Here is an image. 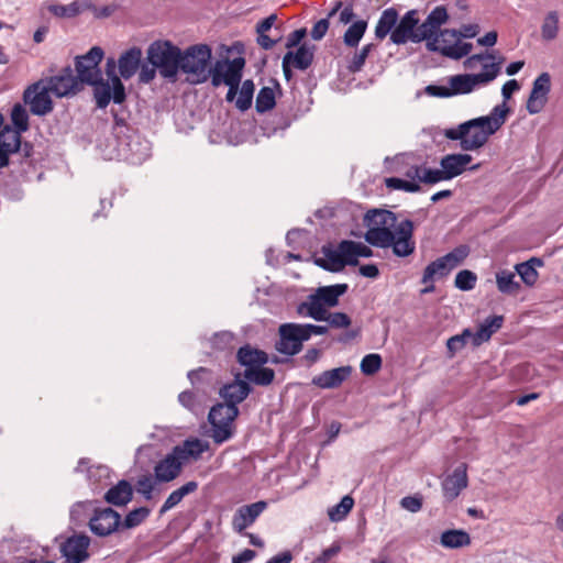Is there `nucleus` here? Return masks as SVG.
<instances>
[{"instance_id": "nucleus-28", "label": "nucleus", "mask_w": 563, "mask_h": 563, "mask_svg": "<svg viewBox=\"0 0 563 563\" xmlns=\"http://www.w3.org/2000/svg\"><path fill=\"white\" fill-rule=\"evenodd\" d=\"M472 156L465 153L448 154L440 161V166L444 168L448 179H452L466 170L467 165L472 162Z\"/></svg>"}, {"instance_id": "nucleus-49", "label": "nucleus", "mask_w": 563, "mask_h": 563, "mask_svg": "<svg viewBox=\"0 0 563 563\" xmlns=\"http://www.w3.org/2000/svg\"><path fill=\"white\" fill-rule=\"evenodd\" d=\"M150 516V509L140 507L130 511L120 526L124 529H132L140 526Z\"/></svg>"}, {"instance_id": "nucleus-8", "label": "nucleus", "mask_w": 563, "mask_h": 563, "mask_svg": "<svg viewBox=\"0 0 563 563\" xmlns=\"http://www.w3.org/2000/svg\"><path fill=\"white\" fill-rule=\"evenodd\" d=\"M106 73L110 81H103L101 78L97 79L95 86V99L98 108H106L111 100L114 103H122L125 99V88L121 82L120 77L115 75V59L108 58L106 63Z\"/></svg>"}, {"instance_id": "nucleus-19", "label": "nucleus", "mask_w": 563, "mask_h": 563, "mask_svg": "<svg viewBox=\"0 0 563 563\" xmlns=\"http://www.w3.org/2000/svg\"><path fill=\"white\" fill-rule=\"evenodd\" d=\"M89 537L85 534H75L69 537L60 547L66 563H82L89 558L88 548Z\"/></svg>"}, {"instance_id": "nucleus-25", "label": "nucleus", "mask_w": 563, "mask_h": 563, "mask_svg": "<svg viewBox=\"0 0 563 563\" xmlns=\"http://www.w3.org/2000/svg\"><path fill=\"white\" fill-rule=\"evenodd\" d=\"M251 393V387L247 382L236 378L230 384L220 388V396L228 406H235L242 402Z\"/></svg>"}, {"instance_id": "nucleus-59", "label": "nucleus", "mask_w": 563, "mask_h": 563, "mask_svg": "<svg viewBox=\"0 0 563 563\" xmlns=\"http://www.w3.org/2000/svg\"><path fill=\"white\" fill-rule=\"evenodd\" d=\"M139 69V80L142 84H150L152 80H154L156 73L158 71L157 67L153 64H150L148 62L144 64L141 63Z\"/></svg>"}, {"instance_id": "nucleus-46", "label": "nucleus", "mask_w": 563, "mask_h": 563, "mask_svg": "<svg viewBox=\"0 0 563 563\" xmlns=\"http://www.w3.org/2000/svg\"><path fill=\"white\" fill-rule=\"evenodd\" d=\"M353 506L354 499L346 495L341 499L339 504L328 509V516L331 521H341L352 510Z\"/></svg>"}, {"instance_id": "nucleus-34", "label": "nucleus", "mask_w": 563, "mask_h": 563, "mask_svg": "<svg viewBox=\"0 0 563 563\" xmlns=\"http://www.w3.org/2000/svg\"><path fill=\"white\" fill-rule=\"evenodd\" d=\"M238 361L246 368L258 367L267 362V355L261 350L245 345L239 350Z\"/></svg>"}, {"instance_id": "nucleus-6", "label": "nucleus", "mask_w": 563, "mask_h": 563, "mask_svg": "<svg viewBox=\"0 0 563 563\" xmlns=\"http://www.w3.org/2000/svg\"><path fill=\"white\" fill-rule=\"evenodd\" d=\"M180 48L169 41H155L146 51V60L157 67L159 75L175 82L179 73Z\"/></svg>"}, {"instance_id": "nucleus-36", "label": "nucleus", "mask_w": 563, "mask_h": 563, "mask_svg": "<svg viewBox=\"0 0 563 563\" xmlns=\"http://www.w3.org/2000/svg\"><path fill=\"white\" fill-rule=\"evenodd\" d=\"M198 488V483L195 481L187 482L181 487L177 488L176 490L172 492L169 496L166 498L165 503L161 507L159 514L163 515L167 512L168 510L176 507L184 497L187 495L196 492Z\"/></svg>"}, {"instance_id": "nucleus-52", "label": "nucleus", "mask_w": 563, "mask_h": 563, "mask_svg": "<svg viewBox=\"0 0 563 563\" xmlns=\"http://www.w3.org/2000/svg\"><path fill=\"white\" fill-rule=\"evenodd\" d=\"M382 366V357L378 354L372 353L363 357L361 362V371L365 375H373L379 371Z\"/></svg>"}, {"instance_id": "nucleus-4", "label": "nucleus", "mask_w": 563, "mask_h": 563, "mask_svg": "<svg viewBox=\"0 0 563 563\" xmlns=\"http://www.w3.org/2000/svg\"><path fill=\"white\" fill-rule=\"evenodd\" d=\"M11 121L14 128L4 124L0 113V169L9 165V156L21 146V133L29 129L27 112L20 103L12 108Z\"/></svg>"}, {"instance_id": "nucleus-51", "label": "nucleus", "mask_w": 563, "mask_h": 563, "mask_svg": "<svg viewBox=\"0 0 563 563\" xmlns=\"http://www.w3.org/2000/svg\"><path fill=\"white\" fill-rule=\"evenodd\" d=\"M386 186L390 189L404 190L407 192H417L420 190V185L417 181L391 177L386 179Z\"/></svg>"}, {"instance_id": "nucleus-15", "label": "nucleus", "mask_w": 563, "mask_h": 563, "mask_svg": "<svg viewBox=\"0 0 563 563\" xmlns=\"http://www.w3.org/2000/svg\"><path fill=\"white\" fill-rule=\"evenodd\" d=\"M120 523V515L111 508L93 509V515L89 519L91 532L99 537L113 533L121 527Z\"/></svg>"}, {"instance_id": "nucleus-45", "label": "nucleus", "mask_w": 563, "mask_h": 563, "mask_svg": "<svg viewBox=\"0 0 563 563\" xmlns=\"http://www.w3.org/2000/svg\"><path fill=\"white\" fill-rule=\"evenodd\" d=\"M515 274L508 271H501L496 275L498 290L504 294H517L520 285L515 280Z\"/></svg>"}, {"instance_id": "nucleus-57", "label": "nucleus", "mask_w": 563, "mask_h": 563, "mask_svg": "<svg viewBox=\"0 0 563 563\" xmlns=\"http://www.w3.org/2000/svg\"><path fill=\"white\" fill-rule=\"evenodd\" d=\"M468 255V250L466 246H460L454 249L452 252L444 255L445 260L449 262L450 266L455 268L460 263H462L466 256Z\"/></svg>"}, {"instance_id": "nucleus-12", "label": "nucleus", "mask_w": 563, "mask_h": 563, "mask_svg": "<svg viewBox=\"0 0 563 563\" xmlns=\"http://www.w3.org/2000/svg\"><path fill=\"white\" fill-rule=\"evenodd\" d=\"M103 51L99 46H93L90 51L76 58V70L78 74V81L80 85L96 84L97 79L100 78V70L98 68L99 63L102 60Z\"/></svg>"}, {"instance_id": "nucleus-3", "label": "nucleus", "mask_w": 563, "mask_h": 563, "mask_svg": "<svg viewBox=\"0 0 563 563\" xmlns=\"http://www.w3.org/2000/svg\"><path fill=\"white\" fill-rule=\"evenodd\" d=\"M504 58L496 60L494 54H475L464 60L466 69H475L481 64L483 70L478 74H462L449 78L450 88L428 86V93L437 97L465 95L492 82L500 73Z\"/></svg>"}, {"instance_id": "nucleus-35", "label": "nucleus", "mask_w": 563, "mask_h": 563, "mask_svg": "<svg viewBox=\"0 0 563 563\" xmlns=\"http://www.w3.org/2000/svg\"><path fill=\"white\" fill-rule=\"evenodd\" d=\"M347 290L346 284H336L332 286L319 287L314 294L322 301L328 309L335 307L339 302V297Z\"/></svg>"}, {"instance_id": "nucleus-64", "label": "nucleus", "mask_w": 563, "mask_h": 563, "mask_svg": "<svg viewBox=\"0 0 563 563\" xmlns=\"http://www.w3.org/2000/svg\"><path fill=\"white\" fill-rule=\"evenodd\" d=\"M341 551L339 543H333L330 548L323 550L321 554L314 559L313 563H327Z\"/></svg>"}, {"instance_id": "nucleus-63", "label": "nucleus", "mask_w": 563, "mask_h": 563, "mask_svg": "<svg viewBox=\"0 0 563 563\" xmlns=\"http://www.w3.org/2000/svg\"><path fill=\"white\" fill-rule=\"evenodd\" d=\"M329 29V20L328 19H321L319 20L313 27L311 29V37L314 41H320L325 35L327 31Z\"/></svg>"}, {"instance_id": "nucleus-38", "label": "nucleus", "mask_w": 563, "mask_h": 563, "mask_svg": "<svg viewBox=\"0 0 563 563\" xmlns=\"http://www.w3.org/2000/svg\"><path fill=\"white\" fill-rule=\"evenodd\" d=\"M441 544L449 549H460L471 544V537L464 530H448L441 534Z\"/></svg>"}, {"instance_id": "nucleus-11", "label": "nucleus", "mask_w": 563, "mask_h": 563, "mask_svg": "<svg viewBox=\"0 0 563 563\" xmlns=\"http://www.w3.org/2000/svg\"><path fill=\"white\" fill-rule=\"evenodd\" d=\"M244 65L245 60L242 57H236L232 60H217L214 65L209 68V77H211L212 86L218 87L222 84H240Z\"/></svg>"}, {"instance_id": "nucleus-29", "label": "nucleus", "mask_w": 563, "mask_h": 563, "mask_svg": "<svg viewBox=\"0 0 563 563\" xmlns=\"http://www.w3.org/2000/svg\"><path fill=\"white\" fill-rule=\"evenodd\" d=\"M297 313L301 317H309L316 321H322L328 313V308L313 292L307 297L305 301L298 305Z\"/></svg>"}, {"instance_id": "nucleus-17", "label": "nucleus", "mask_w": 563, "mask_h": 563, "mask_svg": "<svg viewBox=\"0 0 563 563\" xmlns=\"http://www.w3.org/2000/svg\"><path fill=\"white\" fill-rule=\"evenodd\" d=\"M551 90V76L549 73L540 74L532 84V89L527 101V111L530 114L541 112L548 102Z\"/></svg>"}, {"instance_id": "nucleus-23", "label": "nucleus", "mask_w": 563, "mask_h": 563, "mask_svg": "<svg viewBox=\"0 0 563 563\" xmlns=\"http://www.w3.org/2000/svg\"><path fill=\"white\" fill-rule=\"evenodd\" d=\"M419 20L415 10L408 11L399 21L396 23L395 29L390 34V40L395 44H405L408 41L413 42V35L416 26Z\"/></svg>"}, {"instance_id": "nucleus-41", "label": "nucleus", "mask_w": 563, "mask_h": 563, "mask_svg": "<svg viewBox=\"0 0 563 563\" xmlns=\"http://www.w3.org/2000/svg\"><path fill=\"white\" fill-rule=\"evenodd\" d=\"M243 377L256 385L267 386L273 382L275 373L272 368L263 367L262 365L258 367L245 368Z\"/></svg>"}, {"instance_id": "nucleus-39", "label": "nucleus", "mask_w": 563, "mask_h": 563, "mask_svg": "<svg viewBox=\"0 0 563 563\" xmlns=\"http://www.w3.org/2000/svg\"><path fill=\"white\" fill-rule=\"evenodd\" d=\"M452 271L444 256L431 262L424 269L421 282L423 284L433 283L435 277L448 275Z\"/></svg>"}, {"instance_id": "nucleus-33", "label": "nucleus", "mask_w": 563, "mask_h": 563, "mask_svg": "<svg viewBox=\"0 0 563 563\" xmlns=\"http://www.w3.org/2000/svg\"><path fill=\"white\" fill-rule=\"evenodd\" d=\"M132 494V486L126 481H121L106 493L104 499L114 506H123L131 500Z\"/></svg>"}, {"instance_id": "nucleus-40", "label": "nucleus", "mask_w": 563, "mask_h": 563, "mask_svg": "<svg viewBox=\"0 0 563 563\" xmlns=\"http://www.w3.org/2000/svg\"><path fill=\"white\" fill-rule=\"evenodd\" d=\"M341 249L353 262L351 266L357 265L358 257H371L373 255V251L361 242L344 240L341 242Z\"/></svg>"}, {"instance_id": "nucleus-27", "label": "nucleus", "mask_w": 563, "mask_h": 563, "mask_svg": "<svg viewBox=\"0 0 563 563\" xmlns=\"http://www.w3.org/2000/svg\"><path fill=\"white\" fill-rule=\"evenodd\" d=\"M183 466L177 457L170 452L161 460L154 467L155 477L158 482L168 483L174 481L181 473Z\"/></svg>"}, {"instance_id": "nucleus-58", "label": "nucleus", "mask_w": 563, "mask_h": 563, "mask_svg": "<svg viewBox=\"0 0 563 563\" xmlns=\"http://www.w3.org/2000/svg\"><path fill=\"white\" fill-rule=\"evenodd\" d=\"M443 172H444V168H442V167L440 169H432V168L424 167L423 174H422V183L437 184L442 180H449L448 177H444L445 173H443Z\"/></svg>"}, {"instance_id": "nucleus-13", "label": "nucleus", "mask_w": 563, "mask_h": 563, "mask_svg": "<svg viewBox=\"0 0 563 563\" xmlns=\"http://www.w3.org/2000/svg\"><path fill=\"white\" fill-rule=\"evenodd\" d=\"M51 95V90L41 79L24 91L23 99L33 114L45 115L53 110Z\"/></svg>"}, {"instance_id": "nucleus-16", "label": "nucleus", "mask_w": 563, "mask_h": 563, "mask_svg": "<svg viewBox=\"0 0 563 563\" xmlns=\"http://www.w3.org/2000/svg\"><path fill=\"white\" fill-rule=\"evenodd\" d=\"M43 80L52 95L57 98L75 95L81 89V85L70 67H65L58 75Z\"/></svg>"}, {"instance_id": "nucleus-61", "label": "nucleus", "mask_w": 563, "mask_h": 563, "mask_svg": "<svg viewBox=\"0 0 563 563\" xmlns=\"http://www.w3.org/2000/svg\"><path fill=\"white\" fill-rule=\"evenodd\" d=\"M110 475V471L104 465L92 466L88 468L89 479L99 483L102 479H107Z\"/></svg>"}, {"instance_id": "nucleus-30", "label": "nucleus", "mask_w": 563, "mask_h": 563, "mask_svg": "<svg viewBox=\"0 0 563 563\" xmlns=\"http://www.w3.org/2000/svg\"><path fill=\"white\" fill-rule=\"evenodd\" d=\"M503 316H493L486 318L484 322L479 324L477 331L472 333L473 345L478 346L482 343L487 342L492 335L503 327Z\"/></svg>"}, {"instance_id": "nucleus-21", "label": "nucleus", "mask_w": 563, "mask_h": 563, "mask_svg": "<svg viewBox=\"0 0 563 563\" xmlns=\"http://www.w3.org/2000/svg\"><path fill=\"white\" fill-rule=\"evenodd\" d=\"M209 450V443L200 439H188L181 444L176 445L172 453L180 462L181 466L190 461H197L201 457L202 453Z\"/></svg>"}, {"instance_id": "nucleus-44", "label": "nucleus", "mask_w": 563, "mask_h": 563, "mask_svg": "<svg viewBox=\"0 0 563 563\" xmlns=\"http://www.w3.org/2000/svg\"><path fill=\"white\" fill-rule=\"evenodd\" d=\"M313 51L314 46H309L307 44L299 46L296 53H292V66L301 70L307 69L312 63Z\"/></svg>"}, {"instance_id": "nucleus-43", "label": "nucleus", "mask_w": 563, "mask_h": 563, "mask_svg": "<svg viewBox=\"0 0 563 563\" xmlns=\"http://www.w3.org/2000/svg\"><path fill=\"white\" fill-rule=\"evenodd\" d=\"M367 29V22L358 20L345 31L343 42L349 47H356Z\"/></svg>"}, {"instance_id": "nucleus-54", "label": "nucleus", "mask_w": 563, "mask_h": 563, "mask_svg": "<svg viewBox=\"0 0 563 563\" xmlns=\"http://www.w3.org/2000/svg\"><path fill=\"white\" fill-rule=\"evenodd\" d=\"M374 48L373 44H367L362 47V49L354 54L350 65L349 69L353 73L360 71L365 64V60L368 56V54Z\"/></svg>"}, {"instance_id": "nucleus-60", "label": "nucleus", "mask_w": 563, "mask_h": 563, "mask_svg": "<svg viewBox=\"0 0 563 563\" xmlns=\"http://www.w3.org/2000/svg\"><path fill=\"white\" fill-rule=\"evenodd\" d=\"M400 506L410 512H418L422 508V498L418 496H406L401 498Z\"/></svg>"}, {"instance_id": "nucleus-20", "label": "nucleus", "mask_w": 563, "mask_h": 563, "mask_svg": "<svg viewBox=\"0 0 563 563\" xmlns=\"http://www.w3.org/2000/svg\"><path fill=\"white\" fill-rule=\"evenodd\" d=\"M266 507L267 503L263 500L240 507L232 519L233 530L238 533H242L258 518Z\"/></svg>"}, {"instance_id": "nucleus-24", "label": "nucleus", "mask_w": 563, "mask_h": 563, "mask_svg": "<svg viewBox=\"0 0 563 563\" xmlns=\"http://www.w3.org/2000/svg\"><path fill=\"white\" fill-rule=\"evenodd\" d=\"M141 62L142 49L134 46L120 55L118 60H115V67H118L121 78L128 80L136 74L141 66Z\"/></svg>"}, {"instance_id": "nucleus-26", "label": "nucleus", "mask_w": 563, "mask_h": 563, "mask_svg": "<svg viewBox=\"0 0 563 563\" xmlns=\"http://www.w3.org/2000/svg\"><path fill=\"white\" fill-rule=\"evenodd\" d=\"M324 257L317 260V264L327 271L340 272L346 265L353 263L346 253L341 249V243L335 250L331 247H323L322 250Z\"/></svg>"}, {"instance_id": "nucleus-7", "label": "nucleus", "mask_w": 563, "mask_h": 563, "mask_svg": "<svg viewBox=\"0 0 563 563\" xmlns=\"http://www.w3.org/2000/svg\"><path fill=\"white\" fill-rule=\"evenodd\" d=\"M328 325L284 323L279 327V341L276 343L278 352L295 355L301 351L302 343L312 335L328 333Z\"/></svg>"}, {"instance_id": "nucleus-32", "label": "nucleus", "mask_w": 563, "mask_h": 563, "mask_svg": "<svg viewBox=\"0 0 563 563\" xmlns=\"http://www.w3.org/2000/svg\"><path fill=\"white\" fill-rule=\"evenodd\" d=\"M90 8V2L76 0L69 4H48L47 10L58 18H74Z\"/></svg>"}, {"instance_id": "nucleus-55", "label": "nucleus", "mask_w": 563, "mask_h": 563, "mask_svg": "<svg viewBox=\"0 0 563 563\" xmlns=\"http://www.w3.org/2000/svg\"><path fill=\"white\" fill-rule=\"evenodd\" d=\"M322 321H327L329 327L336 329L347 328L351 324L350 317L343 312H328Z\"/></svg>"}, {"instance_id": "nucleus-31", "label": "nucleus", "mask_w": 563, "mask_h": 563, "mask_svg": "<svg viewBox=\"0 0 563 563\" xmlns=\"http://www.w3.org/2000/svg\"><path fill=\"white\" fill-rule=\"evenodd\" d=\"M561 15L556 10L545 12L542 18L540 26L541 40L544 42H552L558 38L560 33Z\"/></svg>"}, {"instance_id": "nucleus-1", "label": "nucleus", "mask_w": 563, "mask_h": 563, "mask_svg": "<svg viewBox=\"0 0 563 563\" xmlns=\"http://www.w3.org/2000/svg\"><path fill=\"white\" fill-rule=\"evenodd\" d=\"M364 225L367 231L364 235L367 243L373 246L391 247L398 257H406L413 253L412 240L413 223L406 219L398 221L395 213L388 210L373 209L365 213Z\"/></svg>"}, {"instance_id": "nucleus-14", "label": "nucleus", "mask_w": 563, "mask_h": 563, "mask_svg": "<svg viewBox=\"0 0 563 563\" xmlns=\"http://www.w3.org/2000/svg\"><path fill=\"white\" fill-rule=\"evenodd\" d=\"M448 12L444 7L434 8L427 19L416 26L413 43L426 41V44L433 41L441 31L440 27L448 20Z\"/></svg>"}, {"instance_id": "nucleus-9", "label": "nucleus", "mask_w": 563, "mask_h": 563, "mask_svg": "<svg viewBox=\"0 0 563 563\" xmlns=\"http://www.w3.org/2000/svg\"><path fill=\"white\" fill-rule=\"evenodd\" d=\"M426 47L430 52L457 60L472 52L473 44L463 42L456 30L445 29L440 31L433 41L427 43Z\"/></svg>"}, {"instance_id": "nucleus-42", "label": "nucleus", "mask_w": 563, "mask_h": 563, "mask_svg": "<svg viewBox=\"0 0 563 563\" xmlns=\"http://www.w3.org/2000/svg\"><path fill=\"white\" fill-rule=\"evenodd\" d=\"M536 266H542V261L540 258L532 257L527 262L516 265L517 273L519 274L522 282L528 286L534 285L538 279V272Z\"/></svg>"}, {"instance_id": "nucleus-18", "label": "nucleus", "mask_w": 563, "mask_h": 563, "mask_svg": "<svg viewBox=\"0 0 563 563\" xmlns=\"http://www.w3.org/2000/svg\"><path fill=\"white\" fill-rule=\"evenodd\" d=\"M468 485L467 465L461 463L441 483L443 497L446 501H453Z\"/></svg>"}, {"instance_id": "nucleus-53", "label": "nucleus", "mask_w": 563, "mask_h": 563, "mask_svg": "<svg viewBox=\"0 0 563 563\" xmlns=\"http://www.w3.org/2000/svg\"><path fill=\"white\" fill-rule=\"evenodd\" d=\"M467 339H472V332L468 329H465L462 334L451 336L446 342V347L451 355L461 351L465 346Z\"/></svg>"}, {"instance_id": "nucleus-2", "label": "nucleus", "mask_w": 563, "mask_h": 563, "mask_svg": "<svg viewBox=\"0 0 563 563\" xmlns=\"http://www.w3.org/2000/svg\"><path fill=\"white\" fill-rule=\"evenodd\" d=\"M510 108L505 103L497 104L489 114L471 119L455 128L445 129L443 135L451 141H460L465 152L482 148L507 121Z\"/></svg>"}, {"instance_id": "nucleus-47", "label": "nucleus", "mask_w": 563, "mask_h": 563, "mask_svg": "<svg viewBox=\"0 0 563 563\" xmlns=\"http://www.w3.org/2000/svg\"><path fill=\"white\" fill-rule=\"evenodd\" d=\"M275 92L271 87H263L256 97V111L264 113L275 107Z\"/></svg>"}, {"instance_id": "nucleus-48", "label": "nucleus", "mask_w": 563, "mask_h": 563, "mask_svg": "<svg viewBox=\"0 0 563 563\" xmlns=\"http://www.w3.org/2000/svg\"><path fill=\"white\" fill-rule=\"evenodd\" d=\"M255 86L252 80L247 79L242 84V87L239 91V97L236 99L235 106L241 111L247 110L252 104L253 93Z\"/></svg>"}, {"instance_id": "nucleus-10", "label": "nucleus", "mask_w": 563, "mask_h": 563, "mask_svg": "<svg viewBox=\"0 0 563 563\" xmlns=\"http://www.w3.org/2000/svg\"><path fill=\"white\" fill-rule=\"evenodd\" d=\"M239 415L235 406L218 404L209 412V422L211 424V437L217 443H223L233 434V421Z\"/></svg>"}, {"instance_id": "nucleus-5", "label": "nucleus", "mask_w": 563, "mask_h": 563, "mask_svg": "<svg viewBox=\"0 0 563 563\" xmlns=\"http://www.w3.org/2000/svg\"><path fill=\"white\" fill-rule=\"evenodd\" d=\"M211 56V48L206 44L192 45L185 51L180 49L179 71L187 76L188 82L202 84L209 78Z\"/></svg>"}, {"instance_id": "nucleus-22", "label": "nucleus", "mask_w": 563, "mask_h": 563, "mask_svg": "<svg viewBox=\"0 0 563 563\" xmlns=\"http://www.w3.org/2000/svg\"><path fill=\"white\" fill-rule=\"evenodd\" d=\"M352 373L351 366H341L332 369L324 371L316 375L311 384L322 389H334L342 385Z\"/></svg>"}, {"instance_id": "nucleus-56", "label": "nucleus", "mask_w": 563, "mask_h": 563, "mask_svg": "<svg viewBox=\"0 0 563 563\" xmlns=\"http://www.w3.org/2000/svg\"><path fill=\"white\" fill-rule=\"evenodd\" d=\"M234 336L229 331H222L216 333L211 340V344L214 349L224 350L230 347L233 343Z\"/></svg>"}, {"instance_id": "nucleus-37", "label": "nucleus", "mask_w": 563, "mask_h": 563, "mask_svg": "<svg viewBox=\"0 0 563 563\" xmlns=\"http://www.w3.org/2000/svg\"><path fill=\"white\" fill-rule=\"evenodd\" d=\"M398 21V13L395 9L389 8L383 11L375 27V35L377 38L383 40L388 33L391 34Z\"/></svg>"}, {"instance_id": "nucleus-62", "label": "nucleus", "mask_w": 563, "mask_h": 563, "mask_svg": "<svg viewBox=\"0 0 563 563\" xmlns=\"http://www.w3.org/2000/svg\"><path fill=\"white\" fill-rule=\"evenodd\" d=\"M137 492L142 494L145 498L150 499L152 497V492L154 489V482L150 476H142L137 481Z\"/></svg>"}, {"instance_id": "nucleus-50", "label": "nucleus", "mask_w": 563, "mask_h": 563, "mask_svg": "<svg viewBox=\"0 0 563 563\" xmlns=\"http://www.w3.org/2000/svg\"><path fill=\"white\" fill-rule=\"evenodd\" d=\"M476 280L477 277L473 272L464 269L456 274L454 285L456 288L467 291L475 287Z\"/></svg>"}]
</instances>
